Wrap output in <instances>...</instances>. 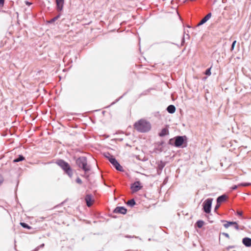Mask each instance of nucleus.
Listing matches in <instances>:
<instances>
[{
	"instance_id": "20",
	"label": "nucleus",
	"mask_w": 251,
	"mask_h": 251,
	"mask_svg": "<svg viewBox=\"0 0 251 251\" xmlns=\"http://www.w3.org/2000/svg\"><path fill=\"white\" fill-rule=\"evenodd\" d=\"M236 41H234L233 42V43H232V47H231V49H232V50H233V49H234V47H235V44H236Z\"/></svg>"
},
{
	"instance_id": "10",
	"label": "nucleus",
	"mask_w": 251,
	"mask_h": 251,
	"mask_svg": "<svg viewBox=\"0 0 251 251\" xmlns=\"http://www.w3.org/2000/svg\"><path fill=\"white\" fill-rule=\"evenodd\" d=\"M85 200L87 203V205L88 206H90L93 203L94 200L90 196H87Z\"/></svg>"
},
{
	"instance_id": "19",
	"label": "nucleus",
	"mask_w": 251,
	"mask_h": 251,
	"mask_svg": "<svg viewBox=\"0 0 251 251\" xmlns=\"http://www.w3.org/2000/svg\"><path fill=\"white\" fill-rule=\"evenodd\" d=\"M127 204L133 206L135 204V202L133 200H131L127 202Z\"/></svg>"
},
{
	"instance_id": "5",
	"label": "nucleus",
	"mask_w": 251,
	"mask_h": 251,
	"mask_svg": "<svg viewBox=\"0 0 251 251\" xmlns=\"http://www.w3.org/2000/svg\"><path fill=\"white\" fill-rule=\"evenodd\" d=\"M58 164L63 170H64L69 175H72L70 166L67 163L62 161H60L58 162Z\"/></svg>"
},
{
	"instance_id": "14",
	"label": "nucleus",
	"mask_w": 251,
	"mask_h": 251,
	"mask_svg": "<svg viewBox=\"0 0 251 251\" xmlns=\"http://www.w3.org/2000/svg\"><path fill=\"white\" fill-rule=\"evenodd\" d=\"M227 197L226 195H222L217 199V203H220L225 201Z\"/></svg>"
},
{
	"instance_id": "24",
	"label": "nucleus",
	"mask_w": 251,
	"mask_h": 251,
	"mask_svg": "<svg viewBox=\"0 0 251 251\" xmlns=\"http://www.w3.org/2000/svg\"><path fill=\"white\" fill-rule=\"evenodd\" d=\"M77 182L79 183H81V180L79 178H77V180H76Z\"/></svg>"
},
{
	"instance_id": "7",
	"label": "nucleus",
	"mask_w": 251,
	"mask_h": 251,
	"mask_svg": "<svg viewBox=\"0 0 251 251\" xmlns=\"http://www.w3.org/2000/svg\"><path fill=\"white\" fill-rule=\"evenodd\" d=\"M183 137L181 136H178L176 138L175 145L176 147H180L183 144Z\"/></svg>"
},
{
	"instance_id": "1",
	"label": "nucleus",
	"mask_w": 251,
	"mask_h": 251,
	"mask_svg": "<svg viewBox=\"0 0 251 251\" xmlns=\"http://www.w3.org/2000/svg\"><path fill=\"white\" fill-rule=\"evenodd\" d=\"M134 127L139 131L147 132L151 129V126L149 122L141 120L135 123Z\"/></svg>"
},
{
	"instance_id": "18",
	"label": "nucleus",
	"mask_w": 251,
	"mask_h": 251,
	"mask_svg": "<svg viewBox=\"0 0 251 251\" xmlns=\"http://www.w3.org/2000/svg\"><path fill=\"white\" fill-rule=\"evenodd\" d=\"M24 158L22 156H20L18 158L15 159L14 161L15 162H17L24 160Z\"/></svg>"
},
{
	"instance_id": "13",
	"label": "nucleus",
	"mask_w": 251,
	"mask_h": 251,
	"mask_svg": "<svg viewBox=\"0 0 251 251\" xmlns=\"http://www.w3.org/2000/svg\"><path fill=\"white\" fill-rule=\"evenodd\" d=\"M169 134V130L168 128H164L161 129L160 132L159 133V135L161 137L164 136L165 135H167Z\"/></svg>"
},
{
	"instance_id": "29",
	"label": "nucleus",
	"mask_w": 251,
	"mask_h": 251,
	"mask_svg": "<svg viewBox=\"0 0 251 251\" xmlns=\"http://www.w3.org/2000/svg\"><path fill=\"white\" fill-rule=\"evenodd\" d=\"M210 74V71L209 70V71H208L207 72L206 74H208V75H209Z\"/></svg>"
},
{
	"instance_id": "4",
	"label": "nucleus",
	"mask_w": 251,
	"mask_h": 251,
	"mask_svg": "<svg viewBox=\"0 0 251 251\" xmlns=\"http://www.w3.org/2000/svg\"><path fill=\"white\" fill-rule=\"evenodd\" d=\"M212 202V199L206 200L204 202L203 208H204V210L205 212L209 213L210 212Z\"/></svg>"
},
{
	"instance_id": "9",
	"label": "nucleus",
	"mask_w": 251,
	"mask_h": 251,
	"mask_svg": "<svg viewBox=\"0 0 251 251\" xmlns=\"http://www.w3.org/2000/svg\"><path fill=\"white\" fill-rule=\"evenodd\" d=\"M114 211L116 213L125 214L126 213V209L124 207H118L115 209Z\"/></svg>"
},
{
	"instance_id": "25",
	"label": "nucleus",
	"mask_w": 251,
	"mask_h": 251,
	"mask_svg": "<svg viewBox=\"0 0 251 251\" xmlns=\"http://www.w3.org/2000/svg\"><path fill=\"white\" fill-rule=\"evenodd\" d=\"M4 0H0V4L1 5H3V3H4Z\"/></svg>"
},
{
	"instance_id": "6",
	"label": "nucleus",
	"mask_w": 251,
	"mask_h": 251,
	"mask_svg": "<svg viewBox=\"0 0 251 251\" xmlns=\"http://www.w3.org/2000/svg\"><path fill=\"white\" fill-rule=\"evenodd\" d=\"M142 188L141 184L139 182H136L134 184L132 185L131 186V189L133 192H135L139 190H140Z\"/></svg>"
},
{
	"instance_id": "17",
	"label": "nucleus",
	"mask_w": 251,
	"mask_h": 251,
	"mask_svg": "<svg viewBox=\"0 0 251 251\" xmlns=\"http://www.w3.org/2000/svg\"><path fill=\"white\" fill-rule=\"evenodd\" d=\"M236 224V222H228L227 224L224 225L226 228L228 227L230 225Z\"/></svg>"
},
{
	"instance_id": "15",
	"label": "nucleus",
	"mask_w": 251,
	"mask_h": 251,
	"mask_svg": "<svg viewBox=\"0 0 251 251\" xmlns=\"http://www.w3.org/2000/svg\"><path fill=\"white\" fill-rule=\"evenodd\" d=\"M167 111L170 113H174L176 111V107L173 105H170L167 107Z\"/></svg>"
},
{
	"instance_id": "21",
	"label": "nucleus",
	"mask_w": 251,
	"mask_h": 251,
	"mask_svg": "<svg viewBox=\"0 0 251 251\" xmlns=\"http://www.w3.org/2000/svg\"><path fill=\"white\" fill-rule=\"evenodd\" d=\"M21 224L24 227H28V226L25 223H21Z\"/></svg>"
},
{
	"instance_id": "26",
	"label": "nucleus",
	"mask_w": 251,
	"mask_h": 251,
	"mask_svg": "<svg viewBox=\"0 0 251 251\" xmlns=\"http://www.w3.org/2000/svg\"><path fill=\"white\" fill-rule=\"evenodd\" d=\"M219 206H220V203H219V204H217L216 205V206L215 207V209L216 210L219 207Z\"/></svg>"
},
{
	"instance_id": "3",
	"label": "nucleus",
	"mask_w": 251,
	"mask_h": 251,
	"mask_svg": "<svg viewBox=\"0 0 251 251\" xmlns=\"http://www.w3.org/2000/svg\"><path fill=\"white\" fill-rule=\"evenodd\" d=\"M78 163L79 166L82 167L85 172L89 171V169L87 166L86 160L85 157L80 158L78 160Z\"/></svg>"
},
{
	"instance_id": "27",
	"label": "nucleus",
	"mask_w": 251,
	"mask_h": 251,
	"mask_svg": "<svg viewBox=\"0 0 251 251\" xmlns=\"http://www.w3.org/2000/svg\"><path fill=\"white\" fill-rule=\"evenodd\" d=\"M235 229H236L237 230L238 229V226L237 225V224L236 223V224H235Z\"/></svg>"
},
{
	"instance_id": "11",
	"label": "nucleus",
	"mask_w": 251,
	"mask_h": 251,
	"mask_svg": "<svg viewBox=\"0 0 251 251\" xmlns=\"http://www.w3.org/2000/svg\"><path fill=\"white\" fill-rule=\"evenodd\" d=\"M57 8L61 10L63 7L64 0H56Z\"/></svg>"
},
{
	"instance_id": "8",
	"label": "nucleus",
	"mask_w": 251,
	"mask_h": 251,
	"mask_svg": "<svg viewBox=\"0 0 251 251\" xmlns=\"http://www.w3.org/2000/svg\"><path fill=\"white\" fill-rule=\"evenodd\" d=\"M212 14L211 13H208L206 15L200 22L199 24V25H203L205 23H206L207 21H208L211 17Z\"/></svg>"
},
{
	"instance_id": "16",
	"label": "nucleus",
	"mask_w": 251,
	"mask_h": 251,
	"mask_svg": "<svg viewBox=\"0 0 251 251\" xmlns=\"http://www.w3.org/2000/svg\"><path fill=\"white\" fill-rule=\"evenodd\" d=\"M197 226L200 228V227H201L203 226L204 222L202 221H199L197 222Z\"/></svg>"
},
{
	"instance_id": "28",
	"label": "nucleus",
	"mask_w": 251,
	"mask_h": 251,
	"mask_svg": "<svg viewBox=\"0 0 251 251\" xmlns=\"http://www.w3.org/2000/svg\"><path fill=\"white\" fill-rule=\"evenodd\" d=\"M184 43V38H183V39H182V45H183V44Z\"/></svg>"
},
{
	"instance_id": "12",
	"label": "nucleus",
	"mask_w": 251,
	"mask_h": 251,
	"mask_svg": "<svg viewBox=\"0 0 251 251\" xmlns=\"http://www.w3.org/2000/svg\"><path fill=\"white\" fill-rule=\"evenodd\" d=\"M243 243L247 247L251 246V239L249 238H245L243 239Z\"/></svg>"
},
{
	"instance_id": "30",
	"label": "nucleus",
	"mask_w": 251,
	"mask_h": 251,
	"mask_svg": "<svg viewBox=\"0 0 251 251\" xmlns=\"http://www.w3.org/2000/svg\"><path fill=\"white\" fill-rule=\"evenodd\" d=\"M236 188V186H235V187H234L233 188V189H235Z\"/></svg>"
},
{
	"instance_id": "23",
	"label": "nucleus",
	"mask_w": 251,
	"mask_h": 251,
	"mask_svg": "<svg viewBox=\"0 0 251 251\" xmlns=\"http://www.w3.org/2000/svg\"><path fill=\"white\" fill-rule=\"evenodd\" d=\"M223 235H225L227 238H229V236L227 233H224Z\"/></svg>"
},
{
	"instance_id": "2",
	"label": "nucleus",
	"mask_w": 251,
	"mask_h": 251,
	"mask_svg": "<svg viewBox=\"0 0 251 251\" xmlns=\"http://www.w3.org/2000/svg\"><path fill=\"white\" fill-rule=\"evenodd\" d=\"M106 157L117 170L122 172L124 171L122 166L120 165V164L114 157L111 155L106 156Z\"/></svg>"
},
{
	"instance_id": "22",
	"label": "nucleus",
	"mask_w": 251,
	"mask_h": 251,
	"mask_svg": "<svg viewBox=\"0 0 251 251\" xmlns=\"http://www.w3.org/2000/svg\"><path fill=\"white\" fill-rule=\"evenodd\" d=\"M3 182V178L1 176H0V185Z\"/></svg>"
}]
</instances>
